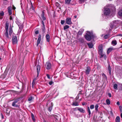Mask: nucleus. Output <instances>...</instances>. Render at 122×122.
<instances>
[{"instance_id":"9b49d317","label":"nucleus","mask_w":122,"mask_h":122,"mask_svg":"<svg viewBox=\"0 0 122 122\" xmlns=\"http://www.w3.org/2000/svg\"><path fill=\"white\" fill-rule=\"evenodd\" d=\"M41 19L43 21H44L46 20V18L44 16V12L43 11H42V13L41 15Z\"/></svg>"},{"instance_id":"0eeeda50","label":"nucleus","mask_w":122,"mask_h":122,"mask_svg":"<svg viewBox=\"0 0 122 122\" xmlns=\"http://www.w3.org/2000/svg\"><path fill=\"white\" fill-rule=\"evenodd\" d=\"M46 66L47 69H49L51 68V65L49 62H47L46 64Z\"/></svg>"},{"instance_id":"09e8293b","label":"nucleus","mask_w":122,"mask_h":122,"mask_svg":"<svg viewBox=\"0 0 122 122\" xmlns=\"http://www.w3.org/2000/svg\"><path fill=\"white\" fill-rule=\"evenodd\" d=\"M108 95L109 97H111V94L110 93H109L108 94Z\"/></svg>"},{"instance_id":"a211bd4d","label":"nucleus","mask_w":122,"mask_h":122,"mask_svg":"<svg viewBox=\"0 0 122 122\" xmlns=\"http://www.w3.org/2000/svg\"><path fill=\"white\" fill-rule=\"evenodd\" d=\"M4 15V13L3 11L0 12V19L1 20L3 18Z\"/></svg>"},{"instance_id":"de8ad7c7","label":"nucleus","mask_w":122,"mask_h":122,"mask_svg":"<svg viewBox=\"0 0 122 122\" xmlns=\"http://www.w3.org/2000/svg\"><path fill=\"white\" fill-rule=\"evenodd\" d=\"M120 87L121 88V90H122V84H120Z\"/></svg>"},{"instance_id":"0e129e2a","label":"nucleus","mask_w":122,"mask_h":122,"mask_svg":"<svg viewBox=\"0 0 122 122\" xmlns=\"http://www.w3.org/2000/svg\"><path fill=\"white\" fill-rule=\"evenodd\" d=\"M103 36V35H101V36Z\"/></svg>"},{"instance_id":"bf43d9fd","label":"nucleus","mask_w":122,"mask_h":122,"mask_svg":"<svg viewBox=\"0 0 122 122\" xmlns=\"http://www.w3.org/2000/svg\"><path fill=\"white\" fill-rule=\"evenodd\" d=\"M74 17L75 18H76L77 17V16H76L75 15L74 16Z\"/></svg>"},{"instance_id":"13d9d810","label":"nucleus","mask_w":122,"mask_h":122,"mask_svg":"<svg viewBox=\"0 0 122 122\" xmlns=\"http://www.w3.org/2000/svg\"><path fill=\"white\" fill-rule=\"evenodd\" d=\"M120 116L121 118H122V113H121L120 115Z\"/></svg>"},{"instance_id":"b1692460","label":"nucleus","mask_w":122,"mask_h":122,"mask_svg":"<svg viewBox=\"0 0 122 122\" xmlns=\"http://www.w3.org/2000/svg\"><path fill=\"white\" fill-rule=\"evenodd\" d=\"M116 122H120V118L119 116H117L115 119Z\"/></svg>"},{"instance_id":"412c9836","label":"nucleus","mask_w":122,"mask_h":122,"mask_svg":"<svg viewBox=\"0 0 122 122\" xmlns=\"http://www.w3.org/2000/svg\"><path fill=\"white\" fill-rule=\"evenodd\" d=\"M11 8V6L8 7V12L10 15L12 14Z\"/></svg>"},{"instance_id":"c85d7f7f","label":"nucleus","mask_w":122,"mask_h":122,"mask_svg":"<svg viewBox=\"0 0 122 122\" xmlns=\"http://www.w3.org/2000/svg\"><path fill=\"white\" fill-rule=\"evenodd\" d=\"M69 26L68 25H66L64 27V30H65L69 28Z\"/></svg>"},{"instance_id":"6e6d98bb","label":"nucleus","mask_w":122,"mask_h":122,"mask_svg":"<svg viewBox=\"0 0 122 122\" xmlns=\"http://www.w3.org/2000/svg\"><path fill=\"white\" fill-rule=\"evenodd\" d=\"M10 20H11L12 19V18L11 16H10Z\"/></svg>"},{"instance_id":"37998d69","label":"nucleus","mask_w":122,"mask_h":122,"mask_svg":"<svg viewBox=\"0 0 122 122\" xmlns=\"http://www.w3.org/2000/svg\"><path fill=\"white\" fill-rule=\"evenodd\" d=\"M119 109L120 110V112H122V107L121 106H119Z\"/></svg>"},{"instance_id":"f8f14e48","label":"nucleus","mask_w":122,"mask_h":122,"mask_svg":"<svg viewBox=\"0 0 122 122\" xmlns=\"http://www.w3.org/2000/svg\"><path fill=\"white\" fill-rule=\"evenodd\" d=\"M40 66L39 65H37L36 66V70L37 72V77L39 76L40 72Z\"/></svg>"},{"instance_id":"6ab92c4d","label":"nucleus","mask_w":122,"mask_h":122,"mask_svg":"<svg viewBox=\"0 0 122 122\" xmlns=\"http://www.w3.org/2000/svg\"><path fill=\"white\" fill-rule=\"evenodd\" d=\"M117 41L116 40H114L112 41V45L115 46L117 44Z\"/></svg>"},{"instance_id":"e2e57ef3","label":"nucleus","mask_w":122,"mask_h":122,"mask_svg":"<svg viewBox=\"0 0 122 122\" xmlns=\"http://www.w3.org/2000/svg\"><path fill=\"white\" fill-rule=\"evenodd\" d=\"M80 94H82V93H81V92H80Z\"/></svg>"},{"instance_id":"2f4dec72","label":"nucleus","mask_w":122,"mask_h":122,"mask_svg":"<svg viewBox=\"0 0 122 122\" xmlns=\"http://www.w3.org/2000/svg\"><path fill=\"white\" fill-rule=\"evenodd\" d=\"M106 102L107 104L108 105H109L110 103V101L108 99L106 100Z\"/></svg>"},{"instance_id":"393cba45","label":"nucleus","mask_w":122,"mask_h":122,"mask_svg":"<svg viewBox=\"0 0 122 122\" xmlns=\"http://www.w3.org/2000/svg\"><path fill=\"white\" fill-rule=\"evenodd\" d=\"M113 50V49L112 48H110L108 49L107 53V54H109L112 50Z\"/></svg>"},{"instance_id":"f704fd0d","label":"nucleus","mask_w":122,"mask_h":122,"mask_svg":"<svg viewBox=\"0 0 122 122\" xmlns=\"http://www.w3.org/2000/svg\"><path fill=\"white\" fill-rule=\"evenodd\" d=\"M87 110L88 112L89 115H90L91 114V112L89 108V107H88L87 108Z\"/></svg>"},{"instance_id":"e433bc0d","label":"nucleus","mask_w":122,"mask_h":122,"mask_svg":"<svg viewBox=\"0 0 122 122\" xmlns=\"http://www.w3.org/2000/svg\"><path fill=\"white\" fill-rule=\"evenodd\" d=\"M71 0H65V2L66 3L68 4L70 2Z\"/></svg>"},{"instance_id":"a18cd8bd","label":"nucleus","mask_w":122,"mask_h":122,"mask_svg":"<svg viewBox=\"0 0 122 122\" xmlns=\"http://www.w3.org/2000/svg\"><path fill=\"white\" fill-rule=\"evenodd\" d=\"M85 0H79V2L80 3H82V2H83Z\"/></svg>"},{"instance_id":"5fc2aeb1","label":"nucleus","mask_w":122,"mask_h":122,"mask_svg":"<svg viewBox=\"0 0 122 122\" xmlns=\"http://www.w3.org/2000/svg\"><path fill=\"white\" fill-rule=\"evenodd\" d=\"M31 9H32V10H33L34 9L33 8V5H32V4H31Z\"/></svg>"},{"instance_id":"2eb2a0df","label":"nucleus","mask_w":122,"mask_h":122,"mask_svg":"<svg viewBox=\"0 0 122 122\" xmlns=\"http://www.w3.org/2000/svg\"><path fill=\"white\" fill-rule=\"evenodd\" d=\"M112 22L113 23V25L114 26H116L119 23V22L118 20H114Z\"/></svg>"},{"instance_id":"6e6552de","label":"nucleus","mask_w":122,"mask_h":122,"mask_svg":"<svg viewBox=\"0 0 122 122\" xmlns=\"http://www.w3.org/2000/svg\"><path fill=\"white\" fill-rule=\"evenodd\" d=\"M91 68L89 67H87L85 71V73L86 75H88L89 74L91 71Z\"/></svg>"},{"instance_id":"3c124183","label":"nucleus","mask_w":122,"mask_h":122,"mask_svg":"<svg viewBox=\"0 0 122 122\" xmlns=\"http://www.w3.org/2000/svg\"><path fill=\"white\" fill-rule=\"evenodd\" d=\"M1 117L2 118V119L4 118V116L2 113H1Z\"/></svg>"},{"instance_id":"f3484780","label":"nucleus","mask_w":122,"mask_h":122,"mask_svg":"<svg viewBox=\"0 0 122 122\" xmlns=\"http://www.w3.org/2000/svg\"><path fill=\"white\" fill-rule=\"evenodd\" d=\"M46 38L47 41L49 42L50 41V36L49 34H48L46 35Z\"/></svg>"},{"instance_id":"58836bf2","label":"nucleus","mask_w":122,"mask_h":122,"mask_svg":"<svg viewBox=\"0 0 122 122\" xmlns=\"http://www.w3.org/2000/svg\"><path fill=\"white\" fill-rule=\"evenodd\" d=\"M33 98V97H30L28 99V101H31L32 100Z\"/></svg>"},{"instance_id":"4468645a","label":"nucleus","mask_w":122,"mask_h":122,"mask_svg":"<svg viewBox=\"0 0 122 122\" xmlns=\"http://www.w3.org/2000/svg\"><path fill=\"white\" fill-rule=\"evenodd\" d=\"M102 45H100L98 47L99 52V53L102 52Z\"/></svg>"},{"instance_id":"9d476101","label":"nucleus","mask_w":122,"mask_h":122,"mask_svg":"<svg viewBox=\"0 0 122 122\" xmlns=\"http://www.w3.org/2000/svg\"><path fill=\"white\" fill-rule=\"evenodd\" d=\"M41 24L42 25V30L43 33H45V25L44 24V22L43 20L41 21Z\"/></svg>"},{"instance_id":"a19ab883","label":"nucleus","mask_w":122,"mask_h":122,"mask_svg":"<svg viewBox=\"0 0 122 122\" xmlns=\"http://www.w3.org/2000/svg\"><path fill=\"white\" fill-rule=\"evenodd\" d=\"M55 5L57 7H59V4L57 2L55 3Z\"/></svg>"},{"instance_id":"20e7f679","label":"nucleus","mask_w":122,"mask_h":122,"mask_svg":"<svg viewBox=\"0 0 122 122\" xmlns=\"http://www.w3.org/2000/svg\"><path fill=\"white\" fill-rule=\"evenodd\" d=\"M110 13V10L108 8H105L104 11V14L105 15H109Z\"/></svg>"},{"instance_id":"f03ea898","label":"nucleus","mask_w":122,"mask_h":122,"mask_svg":"<svg viewBox=\"0 0 122 122\" xmlns=\"http://www.w3.org/2000/svg\"><path fill=\"white\" fill-rule=\"evenodd\" d=\"M94 36L93 35L92 32H90L87 31V33H86V35L85 37L86 39L88 41H90L92 39V38H94Z\"/></svg>"},{"instance_id":"4d7b16f0","label":"nucleus","mask_w":122,"mask_h":122,"mask_svg":"<svg viewBox=\"0 0 122 122\" xmlns=\"http://www.w3.org/2000/svg\"><path fill=\"white\" fill-rule=\"evenodd\" d=\"M13 9L14 10H15V7L14 6H13Z\"/></svg>"},{"instance_id":"69168bd1","label":"nucleus","mask_w":122,"mask_h":122,"mask_svg":"<svg viewBox=\"0 0 122 122\" xmlns=\"http://www.w3.org/2000/svg\"><path fill=\"white\" fill-rule=\"evenodd\" d=\"M0 60H1V58H0Z\"/></svg>"},{"instance_id":"473e14b6","label":"nucleus","mask_w":122,"mask_h":122,"mask_svg":"<svg viewBox=\"0 0 122 122\" xmlns=\"http://www.w3.org/2000/svg\"><path fill=\"white\" fill-rule=\"evenodd\" d=\"M118 15L120 16H122V10H120L118 12Z\"/></svg>"},{"instance_id":"864d4df0","label":"nucleus","mask_w":122,"mask_h":122,"mask_svg":"<svg viewBox=\"0 0 122 122\" xmlns=\"http://www.w3.org/2000/svg\"><path fill=\"white\" fill-rule=\"evenodd\" d=\"M117 104L118 105H120V102H119V101H118L117 102Z\"/></svg>"},{"instance_id":"052dcab7","label":"nucleus","mask_w":122,"mask_h":122,"mask_svg":"<svg viewBox=\"0 0 122 122\" xmlns=\"http://www.w3.org/2000/svg\"><path fill=\"white\" fill-rule=\"evenodd\" d=\"M85 103H82V105H85Z\"/></svg>"},{"instance_id":"1a4fd4ad","label":"nucleus","mask_w":122,"mask_h":122,"mask_svg":"<svg viewBox=\"0 0 122 122\" xmlns=\"http://www.w3.org/2000/svg\"><path fill=\"white\" fill-rule=\"evenodd\" d=\"M41 39V35H39L38 36V38L37 40V46L40 43Z\"/></svg>"},{"instance_id":"c03bdc74","label":"nucleus","mask_w":122,"mask_h":122,"mask_svg":"<svg viewBox=\"0 0 122 122\" xmlns=\"http://www.w3.org/2000/svg\"><path fill=\"white\" fill-rule=\"evenodd\" d=\"M65 22V20H61V23L62 25H63Z\"/></svg>"},{"instance_id":"7c9ffc66","label":"nucleus","mask_w":122,"mask_h":122,"mask_svg":"<svg viewBox=\"0 0 122 122\" xmlns=\"http://www.w3.org/2000/svg\"><path fill=\"white\" fill-rule=\"evenodd\" d=\"M78 40L81 43L83 42L84 41L83 39L82 38H80L78 39Z\"/></svg>"},{"instance_id":"dca6fc26","label":"nucleus","mask_w":122,"mask_h":122,"mask_svg":"<svg viewBox=\"0 0 122 122\" xmlns=\"http://www.w3.org/2000/svg\"><path fill=\"white\" fill-rule=\"evenodd\" d=\"M99 54H100V55L101 56L100 57L101 58L104 57L105 60L106 59L107 57L106 55H105L102 52Z\"/></svg>"},{"instance_id":"79ce46f5","label":"nucleus","mask_w":122,"mask_h":122,"mask_svg":"<svg viewBox=\"0 0 122 122\" xmlns=\"http://www.w3.org/2000/svg\"><path fill=\"white\" fill-rule=\"evenodd\" d=\"M108 35H106L104 36V38L107 39L108 38Z\"/></svg>"},{"instance_id":"f257e3e1","label":"nucleus","mask_w":122,"mask_h":122,"mask_svg":"<svg viewBox=\"0 0 122 122\" xmlns=\"http://www.w3.org/2000/svg\"><path fill=\"white\" fill-rule=\"evenodd\" d=\"M8 22H6L5 24V30L3 35L4 38L6 40L10 38V36L13 32L12 28L10 26L8 29Z\"/></svg>"},{"instance_id":"c756f323","label":"nucleus","mask_w":122,"mask_h":122,"mask_svg":"<svg viewBox=\"0 0 122 122\" xmlns=\"http://www.w3.org/2000/svg\"><path fill=\"white\" fill-rule=\"evenodd\" d=\"M113 87L115 89H117V84H115L113 85Z\"/></svg>"},{"instance_id":"7ed1b4c3","label":"nucleus","mask_w":122,"mask_h":122,"mask_svg":"<svg viewBox=\"0 0 122 122\" xmlns=\"http://www.w3.org/2000/svg\"><path fill=\"white\" fill-rule=\"evenodd\" d=\"M12 41L13 44L17 43V36L14 35H13Z\"/></svg>"},{"instance_id":"680f3d73","label":"nucleus","mask_w":122,"mask_h":122,"mask_svg":"<svg viewBox=\"0 0 122 122\" xmlns=\"http://www.w3.org/2000/svg\"><path fill=\"white\" fill-rule=\"evenodd\" d=\"M120 48H122V45H121V46L120 47Z\"/></svg>"},{"instance_id":"a878e982","label":"nucleus","mask_w":122,"mask_h":122,"mask_svg":"<svg viewBox=\"0 0 122 122\" xmlns=\"http://www.w3.org/2000/svg\"><path fill=\"white\" fill-rule=\"evenodd\" d=\"M83 31V30L80 29L78 31V35H81Z\"/></svg>"},{"instance_id":"aec40b11","label":"nucleus","mask_w":122,"mask_h":122,"mask_svg":"<svg viewBox=\"0 0 122 122\" xmlns=\"http://www.w3.org/2000/svg\"><path fill=\"white\" fill-rule=\"evenodd\" d=\"M77 109L80 112L82 113H84L85 111L83 109L81 108H77Z\"/></svg>"},{"instance_id":"39448f33","label":"nucleus","mask_w":122,"mask_h":122,"mask_svg":"<svg viewBox=\"0 0 122 122\" xmlns=\"http://www.w3.org/2000/svg\"><path fill=\"white\" fill-rule=\"evenodd\" d=\"M66 22L68 25H71L72 23L71 21V18L70 17H68L66 18Z\"/></svg>"},{"instance_id":"49530a36","label":"nucleus","mask_w":122,"mask_h":122,"mask_svg":"<svg viewBox=\"0 0 122 122\" xmlns=\"http://www.w3.org/2000/svg\"><path fill=\"white\" fill-rule=\"evenodd\" d=\"M53 83V82L52 81H51L49 82V84L50 85H52Z\"/></svg>"},{"instance_id":"ea45409f","label":"nucleus","mask_w":122,"mask_h":122,"mask_svg":"<svg viewBox=\"0 0 122 122\" xmlns=\"http://www.w3.org/2000/svg\"><path fill=\"white\" fill-rule=\"evenodd\" d=\"M108 70H109V74H110V75H111V69H110V66H109L108 67Z\"/></svg>"},{"instance_id":"bb28decb","label":"nucleus","mask_w":122,"mask_h":122,"mask_svg":"<svg viewBox=\"0 0 122 122\" xmlns=\"http://www.w3.org/2000/svg\"><path fill=\"white\" fill-rule=\"evenodd\" d=\"M87 45L90 48H92L93 46V45L92 43H88L87 44Z\"/></svg>"},{"instance_id":"4c0bfd02","label":"nucleus","mask_w":122,"mask_h":122,"mask_svg":"<svg viewBox=\"0 0 122 122\" xmlns=\"http://www.w3.org/2000/svg\"><path fill=\"white\" fill-rule=\"evenodd\" d=\"M94 107V105H92L90 106V108L91 109H93Z\"/></svg>"},{"instance_id":"603ef678","label":"nucleus","mask_w":122,"mask_h":122,"mask_svg":"<svg viewBox=\"0 0 122 122\" xmlns=\"http://www.w3.org/2000/svg\"><path fill=\"white\" fill-rule=\"evenodd\" d=\"M35 33L36 34H37L39 33V31L38 30H37L36 31Z\"/></svg>"},{"instance_id":"cd10ccee","label":"nucleus","mask_w":122,"mask_h":122,"mask_svg":"<svg viewBox=\"0 0 122 122\" xmlns=\"http://www.w3.org/2000/svg\"><path fill=\"white\" fill-rule=\"evenodd\" d=\"M78 103L76 102H73L72 104L73 106H78L79 105Z\"/></svg>"},{"instance_id":"72a5a7b5","label":"nucleus","mask_w":122,"mask_h":122,"mask_svg":"<svg viewBox=\"0 0 122 122\" xmlns=\"http://www.w3.org/2000/svg\"><path fill=\"white\" fill-rule=\"evenodd\" d=\"M36 81V79H34L33 80V81L32 82V86L33 87L34 86V85L35 84V82Z\"/></svg>"},{"instance_id":"8fccbe9b","label":"nucleus","mask_w":122,"mask_h":122,"mask_svg":"<svg viewBox=\"0 0 122 122\" xmlns=\"http://www.w3.org/2000/svg\"><path fill=\"white\" fill-rule=\"evenodd\" d=\"M47 76L48 79H50V76L49 74H47Z\"/></svg>"},{"instance_id":"423d86ee","label":"nucleus","mask_w":122,"mask_h":122,"mask_svg":"<svg viewBox=\"0 0 122 122\" xmlns=\"http://www.w3.org/2000/svg\"><path fill=\"white\" fill-rule=\"evenodd\" d=\"M18 101V99H17L13 101L12 104V106L15 107H19V105L16 104Z\"/></svg>"},{"instance_id":"4be33fe9","label":"nucleus","mask_w":122,"mask_h":122,"mask_svg":"<svg viewBox=\"0 0 122 122\" xmlns=\"http://www.w3.org/2000/svg\"><path fill=\"white\" fill-rule=\"evenodd\" d=\"M99 107V105L98 104H97L95 106V109L96 112H98V107Z\"/></svg>"},{"instance_id":"5701e85b","label":"nucleus","mask_w":122,"mask_h":122,"mask_svg":"<svg viewBox=\"0 0 122 122\" xmlns=\"http://www.w3.org/2000/svg\"><path fill=\"white\" fill-rule=\"evenodd\" d=\"M51 106L50 107H49V108H48V110L50 111V112L51 111V110L52 109V107L53 106V103L52 102H51Z\"/></svg>"},{"instance_id":"c9c22d12","label":"nucleus","mask_w":122,"mask_h":122,"mask_svg":"<svg viewBox=\"0 0 122 122\" xmlns=\"http://www.w3.org/2000/svg\"><path fill=\"white\" fill-rule=\"evenodd\" d=\"M31 116L32 118L34 121H35V119L34 118V115L32 113L31 114Z\"/></svg>"},{"instance_id":"ddd939ff","label":"nucleus","mask_w":122,"mask_h":122,"mask_svg":"<svg viewBox=\"0 0 122 122\" xmlns=\"http://www.w3.org/2000/svg\"><path fill=\"white\" fill-rule=\"evenodd\" d=\"M19 29L18 31V33L19 34L23 28V26L22 25H18Z\"/></svg>"}]
</instances>
